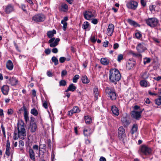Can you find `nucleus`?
Segmentation results:
<instances>
[{
  "mask_svg": "<svg viewBox=\"0 0 161 161\" xmlns=\"http://www.w3.org/2000/svg\"><path fill=\"white\" fill-rule=\"evenodd\" d=\"M33 148L35 150H37L38 149V145H35L33 146Z\"/></svg>",
  "mask_w": 161,
  "mask_h": 161,
  "instance_id": "nucleus-57",
  "label": "nucleus"
},
{
  "mask_svg": "<svg viewBox=\"0 0 161 161\" xmlns=\"http://www.w3.org/2000/svg\"><path fill=\"white\" fill-rule=\"evenodd\" d=\"M81 80L83 83L87 84L90 81L87 77L86 75H84L82 76Z\"/></svg>",
  "mask_w": 161,
  "mask_h": 161,
  "instance_id": "nucleus-26",
  "label": "nucleus"
},
{
  "mask_svg": "<svg viewBox=\"0 0 161 161\" xmlns=\"http://www.w3.org/2000/svg\"><path fill=\"white\" fill-rule=\"evenodd\" d=\"M79 76L78 75H75L73 79V81L74 83H76L77 80L79 78Z\"/></svg>",
  "mask_w": 161,
  "mask_h": 161,
  "instance_id": "nucleus-38",
  "label": "nucleus"
},
{
  "mask_svg": "<svg viewBox=\"0 0 161 161\" xmlns=\"http://www.w3.org/2000/svg\"><path fill=\"white\" fill-rule=\"evenodd\" d=\"M89 25V23L87 21L85 22L82 25V28L84 29H87Z\"/></svg>",
  "mask_w": 161,
  "mask_h": 161,
  "instance_id": "nucleus-34",
  "label": "nucleus"
},
{
  "mask_svg": "<svg viewBox=\"0 0 161 161\" xmlns=\"http://www.w3.org/2000/svg\"><path fill=\"white\" fill-rule=\"evenodd\" d=\"M121 121L125 127H127L130 124V123L129 120H127L126 117L122 116L121 118Z\"/></svg>",
  "mask_w": 161,
  "mask_h": 161,
  "instance_id": "nucleus-17",
  "label": "nucleus"
},
{
  "mask_svg": "<svg viewBox=\"0 0 161 161\" xmlns=\"http://www.w3.org/2000/svg\"><path fill=\"white\" fill-rule=\"evenodd\" d=\"M52 52L53 53H57L58 52V49L56 48H54L52 49Z\"/></svg>",
  "mask_w": 161,
  "mask_h": 161,
  "instance_id": "nucleus-52",
  "label": "nucleus"
},
{
  "mask_svg": "<svg viewBox=\"0 0 161 161\" xmlns=\"http://www.w3.org/2000/svg\"><path fill=\"white\" fill-rule=\"evenodd\" d=\"M31 113L35 116H37L38 114V113L37 110L35 108L31 109Z\"/></svg>",
  "mask_w": 161,
  "mask_h": 161,
  "instance_id": "nucleus-30",
  "label": "nucleus"
},
{
  "mask_svg": "<svg viewBox=\"0 0 161 161\" xmlns=\"http://www.w3.org/2000/svg\"><path fill=\"white\" fill-rule=\"evenodd\" d=\"M30 128L31 131L32 132H34L36 131L37 128L36 124L35 123L30 124Z\"/></svg>",
  "mask_w": 161,
  "mask_h": 161,
  "instance_id": "nucleus-24",
  "label": "nucleus"
},
{
  "mask_svg": "<svg viewBox=\"0 0 161 161\" xmlns=\"http://www.w3.org/2000/svg\"><path fill=\"white\" fill-rule=\"evenodd\" d=\"M95 94V96L96 98L97 99L98 98V96L99 94V92L98 91V88L96 87H95L93 90Z\"/></svg>",
  "mask_w": 161,
  "mask_h": 161,
  "instance_id": "nucleus-31",
  "label": "nucleus"
},
{
  "mask_svg": "<svg viewBox=\"0 0 161 161\" xmlns=\"http://www.w3.org/2000/svg\"><path fill=\"white\" fill-rule=\"evenodd\" d=\"M1 128L2 129V130L3 132V135L4 136H5V128L4 127H3V125L2 124L1 125Z\"/></svg>",
  "mask_w": 161,
  "mask_h": 161,
  "instance_id": "nucleus-50",
  "label": "nucleus"
},
{
  "mask_svg": "<svg viewBox=\"0 0 161 161\" xmlns=\"http://www.w3.org/2000/svg\"><path fill=\"white\" fill-rule=\"evenodd\" d=\"M14 10L13 6L11 4H9L6 6L5 11L7 14H9L13 11Z\"/></svg>",
  "mask_w": 161,
  "mask_h": 161,
  "instance_id": "nucleus-18",
  "label": "nucleus"
},
{
  "mask_svg": "<svg viewBox=\"0 0 161 161\" xmlns=\"http://www.w3.org/2000/svg\"><path fill=\"white\" fill-rule=\"evenodd\" d=\"M45 19V16L41 14H36L32 18V20L36 23L43 22Z\"/></svg>",
  "mask_w": 161,
  "mask_h": 161,
  "instance_id": "nucleus-7",
  "label": "nucleus"
},
{
  "mask_svg": "<svg viewBox=\"0 0 161 161\" xmlns=\"http://www.w3.org/2000/svg\"><path fill=\"white\" fill-rule=\"evenodd\" d=\"M19 146L21 145V146H24V142L22 140H20L19 142Z\"/></svg>",
  "mask_w": 161,
  "mask_h": 161,
  "instance_id": "nucleus-62",
  "label": "nucleus"
},
{
  "mask_svg": "<svg viewBox=\"0 0 161 161\" xmlns=\"http://www.w3.org/2000/svg\"><path fill=\"white\" fill-rule=\"evenodd\" d=\"M140 84L142 86L146 87L147 86V83L146 81L145 80H142L140 82Z\"/></svg>",
  "mask_w": 161,
  "mask_h": 161,
  "instance_id": "nucleus-33",
  "label": "nucleus"
},
{
  "mask_svg": "<svg viewBox=\"0 0 161 161\" xmlns=\"http://www.w3.org/2000/svg\"><path fill=\"white\" fill-rule=\"evenodd\" d=\"M119 47V45L118 43H115L114 44L113 47L115 49H117Z\"/></svg>",
  "mask_w": 161,
  "mask_h": 161,
  "instance_id": "nucleus-49",
  "label": "nucleus"
},
{
  "mask_svg": "<svg viewBox=\"0 0 161 161\" xmlns=\"http://www.w3.org/2000/svg\"><path fill=\"white\" fill-rule=\"evenodd\" d=\"M17 127L18 137H17V133L14 132L13 136L14 139L16 140L19 137L21 139H24V136H26V132L24 123L23 122L18 123L17 124Z\"/></svg>",
  "mask_w": 161,
  "mask_h": 161,
  "instance_id": "nucleus-1",
  "label": "nucleus"
},
{
  "mask_svg": "<svg viewBox=\"0 0 161 161\" xmlns=\"http://www.w3.org/2000/svg\"><path fill=\"white\" fill-rule=\"evenodd\" d=\"M30 157L32 160H35V154L34 152H30Z\"/></svg>",
  "mask_w": 161,
  "mask_h": 161,
  "instance_id": "nucleus-40",
  "label": "nucleus"
},
{
  "mask_svg": "<svg viewBox=\"0 0 161 161\" xmlns=\"http://www.w3.org/2000/svg\"><path fill=\"white\" fill-rule=\"evenodd\" d=\"M135 64V61L134 60L129 59L126 64V69L128 70L130 69L133 68Z\"/></svg>",
  "mask_w": 161,
  "mask_h": 161,
  "instance_id": "nucleus-11",
  "label": "nucleus"
},
{
  "mask_svg": "<svg viewBox=\"0 0 161 161\" xmlns=\"http://www.w3.org/2000/svg\"><path fill=\"white\" fill-rule=\"evenodd\" d=\"M56 31L53 30L52 31H49L47 32V35L49 38H51L48 41L49 43H50V46L52 47H54L58 44V42L60 41L59 38H56L55 40V38L52 37L54 35L56 34Z\"/></svg>",
  "mask_w": 161,
  "mask_h": 161,
  "instance_id": "nucleus-3",
  "label": "nucleus"
},
{
  "mask_svg": "<svg viewBox=\"0 0 161 161\" xmlns=\"http://www.w3.org/2000/svg\"><path fill=\"white\" fill-rule=\"evenodd\" d=\"M76 88V87L72 83L69 85L67 89L65 91V92H67L69 91L74 92Z\"/></svg>",
  "mask_w": 161,
  "mask_h": 161,
  "instance_id": "nucleus-21",
  "label": "nucleus"
},
{
  "mask_svg": "<svg viewBox=\"0 0 161 161\" xmlns=\"http://www.w3.org/2000/svg\"><path fill=\"white\" fill-rule=\"evenodd\" d=\"M101 63L104 65H107L108 64L109 61L108 59L106 58H101L100 60Z\"/></svg>",
  "mask_w": 161,
  "mask_h": 161,
  "instance_id": "nucleus-25",
  "label": "nucleus"
},
{
  "mask_svg": "<svg viewBox=\"0 0 161 161\" xmlns=\"http://www.w3.org/2000/svg\"><path fill=\"white\" fill-rule=\"evenodd\" d=\"M142 110H140L139 111H133L131 112V116L132 118L137 120H139L141 118V114L142 112Z\"/></svg>",
  "mask_w": 161,
  "mask_h": 161,
  "instance_id": "nucleus-9",
  "label": "nucleus"
},
{
  "mask_svg": "<svg viewBox=\"0 0 161 161\" xmlns=\"http://www.w3.org/2000/svg\"><path fill=\"white\" fill-rule=\"evenodd\" d=\"M111 110L113 113L116 115H118L119 114V111L118 108L115 106H112Z\"/></svg>",
  "mask_w": 161,
  "mask_h": 161,
  "instance_id": "nucleus-23",
  "label": "nucleus"
},
{
  "mask_svg": "<svg viewBox=\"0 0 161 161\" xmlns=\"http://www.w3.org/2000/svg\"><path fill=\"white\" fill-rule=\"evenodd\" d=\"M142 77L144 79H147L148 77V75L147 72H145L143 73L142 75Z\"/></svg>",
  "mask_w": 161,
  "mask_h": 161,
  "instance_id": "nucleus-35",
  "label": "nucleus"
},
{
  "mask_svg": "<svg viewBox=\"0 0 161 161\" xmlns=\"http://www.w3.org/2000/svg\"><path fill=\"white\" fill-rule=\"evenodd\" d=\"M9 90V87L7 85H3L1 88V90L3 93L5 95L8 94Z\"/></svg>",
  "mask_w": 161,
  "mask_h": 161,
  "instance_id": "nucleus-15",
  "label": "nucleus"
},
{
  "mask_svg": "<svg viewBox=\"0 0 161 161\" xmlns=\"http://www.w3.org/2000/svg\"><path fill=\"white\" fill-rule=\"evenodd\" d=\"M136 49L139 53H142L146 49L145 45L143 43L138 44L136 47Z\"/></svg>",
  "mask_w": 161,
  "mask_h": 161,
  "instance_id": "nucleus-12",
  "label": "nucleus"
},
{
  "mask_svg": "<svg viewBox=\"0 0 161 161\" xmlns=\"http://www.w3.org/2000/svg\"><path fill=\"white\" fill-rule=\"evenodd\" d=\"M153 79L157 81H159L161 79V76H159L157 77H154Z\"/></svg>",
  "mask_w": 161,
  "mask_h": 161,
  "instance_id": "nucleus-63",
  "label": "nucleus"
},
{
  "mask_svg": "<svg viewBox=\"0 0 161 161\" xmlns=\"http://www.w3.org/2000/svg\"><path fill=\"white\" fill-rule=\"evenodd\" d=\"M6 66L7 68L9 70H12L14 67L12 62L10 60H8L7 62Z\"/></svg>",
  "mask_w": 161,
  "mask_h": 161,
  "instance_id": "nucleus-20",
  "label": "nucleus"
},
{
  "mask_svg": "<svg viewBox=\"0 0 161 161\" xmlns=\"http://www.w3.org/2000/svg\"><path fill=\"white\" fill-rule=\"evenodd\" d=\"M123 59V55L122 54H120L118 55L117 61L120 62Z\"/></svg>",
  "mask_w": 161,
  "mask_h": 161,
  "instance_id": "nucleus-42",
  "label": "nucleus"
},
{
  "mask_svg": "<svg viewBox=\"0 0 161 161\" xmlns=\"http://www.w3.org/2000/svg\"><path fill=\"white\" fill-rule=\"evenodd\" d=\"M118 137L120 141L125 143L126 140L125 130L123 126L120 127L118 130Z\"/></svg>",
  "mask_w": 161,
  "mask_h": 161,
  "instance_id": "nucleus-4",
  "label": "nucleus"
},
{
  "mask_svg": "<svg viewBox=\"0 0 161 161\" xmlns=\"http://www.w3.org/2000/svg\"><path fill=\"white\" fill-rule=\"evenodd\" d=\"M108 42L107 41H105L104 42L103 44V46L105 47H106L108 46Z\"/></svg>",
  "mask_w": 161,
  "mask_h": 161,
  "instance_id": "nucleus-51",
  "label": "nucleus"
},
{
  "mask_svg": "<svg viewBox=\"0 0 161 161\" xmlns=\"http://www.w3.org/2000/svg\"><path fill=\"white\" fill-rule=\"evenodd\" d=\"M60 86H64L66 85V82L65 80H61L59 82Z\"/></svg>",
  "mask_w": 161,
  "mask_h": 161,
  "instance_id": "nucleus-36",
  "label": "nucleus"
},
{
  "mask_svg": "<svg viewBox=\"0 0 161 161\" xmlns=\"http://www.w3.org/2000/svg\"><path fill=\"white\" fill-rule=\"evenodd\" d=\"M10 147V143L9 140H7V141L6 148V151H9V150Z\"/></svg>",
  "mask_w": 161,
  "mask_h": 161,
  "instance_id": "nucleus-44",
  "label": "nucleus"
},
{
  "mask_svg": "<svg viewBox=\"0 0 161 161\" xmlns=\"http://www.w3.org/2000/svg\"><path fill=\"white\" fill-rule=\"evenodd\" d=\"M146 21L148 25L152 27L156 26L158 23L157 19L154 18H148L146 20Z\"/></svg>",
  "mask_w": 161,
  "mask_h": 161,
  "instance_id": "nucleus-8",
  "label": "nucleus"
},
{
  "mask_svg": "<svg viewBox=\"0 0 161 161\" xmlns=\"http://www.w3.org/2000/svg\"><path fill=\"white\" fill-rule=\"evenodd\" d=\"M52 61L54 63V64L56 65L58 64V58L55 56L52 57L51 59Z\"/></svg>",
  "mask_w": 161,
  "mask_h": 161,
  "instance_id": "nucleus-29",
  "label": "nucleus"
},
{
  "mask_svg": "<svg viewBox=\"0 0 161 161\" xmlns=\"http://www.w3.org/2000/svg\"><path fill=\"white\" fill-rule=\"evenodd\" d=\"M106 93L108 97L112 100H115L116 98V93L114 90L111 88L107 87L105 89Z\"/></svg>",
  "mask_w": 161,
  "mask_h": 161,
  "instance_id": "nucleus-5",
  "label": "nucleus"
},
{
  "mask_svg": "<svg viewBox=\"0 0 161 161\" xmlns=\"http://www.w3.org/2000/svg\"><path fill=\"white\" fill-rule=\"evenodd\" d=\"M85 121L87 124H89L92 122V119L88 116H86L85 117Z\"/></svg>",
  "mask_w": 161,
  "mask_h": 161,
  "instance_id": "nucleus-28",
  "label": "nucleus"
},
{
  "mask_svg": "<svg viewBox=\"0 0 161 161\" xmlns=\"http://www.w3.org/2000/svg\"><path fill=\"white\" fill-rule=\"evenodd\" d=\"M67 71L66 70H63L61 72V77H63L67 74Z\"/></svg>",
  "mask_w": 161,
  "mask_h": 161,
  "instance_id": "nucleus-46",
  "label": "nucleus"
},
{
  "mask_svg": "<svg viewBox=\"0 0 161 161\" xmlns=\"http://www.w3.org/2000/svg\"><path fill=\"white\" fill-rule=\"evenodd\" d=\"M146 61H144V64H145L147 63H149L150 62V58H146Z\"/></svg>",
  "mask_w": 161,
  "mask_h": 161,
  "instance_id": "nucleus-53",
  "label": "nucleus"
},
{
  "mask_svg": "<svg viewBox=\"0 0 161 161\" xmlns=\"http://www.w3.org/2000/svg\"><path fill=\"white\" fill-rule=\"evenodd\" d=\"M92 22L94 24H97L98 21L97 19H94L92 20Z\"/></svg>",
  "mask_w": 161,
  "mask_h": 161,
  "instance_id": "nucleus-56",
  "label": "nucleus"
},
{
  "mask_svg": "<svg viewBox=\"0 0 161 161\" xmlns=\"http://www.w3.org/2000/svg\"><path fill=\"white\" fill-rule=\"evenodd\" d=\"M45 53L47 55L51 53V50L49 48H47L45 49Z\"/></svg>",
  "mask_w": 161,
  "mask_h": 161,
  "instance_id": "nucleus-48",
  "label": "nucleus"
},
{
  "mask_svg": "<svg viewBox=\"0 0 161 161\" xmlns=\"http://www.w3.org/2000/svg\"><path fill=\"white\" fill-rule=\"evenodd\" d=\"M155 103L158 105L159 106L161 105V97L159 96V97L155 100Z\"/></svg>",
  "mask_w": 161,
  "mask_h": 161,
  "instance_id": "nucleus-32",
  "label": "nucleus"
},
{
  "mask_svg": "<svg viewBox=\"0 0 161 161\" xmlns=\"http://www.w3.org/2000/svg\"><path fill=\"white\" fill-rule=\"evenodd\" d=\"M84 18L88 20L95 16V12L94 10H90L85 11L83 12Z\"/></svg>",
  "mask_w": 161,
  "mask_h": 161,
  "instance_id": "nucleus-6",
  "label": "nucleus"
},
{
  "mask_svg": "<svg viewBox=\"0 0 161 161\" xmlns=\"http://www.w3.org/2000/svg\"><path fill=\"white\" fill-rule=\"evenodd\" d=\"M138 3L137 2L133 1H131L128 3L126 6L128 8L135 10L137 8Z\"/></svg>",
  "mask_w": 161,
  "mask_h": 161,
  "instance_id": "nucleus-10",
  "label": "nucleus"
},
{
  "mask_svg": "<svg viewBox=\"0 0 161 161\" xmlns=\"http://www.w3.org/2000/svg\"><path fill=\"white\" fill-rule=\"evenodd\" d=\"M151 153V152H140V154L141 155H149Z\"/></svg>",
  "mask_w": 161,
  "mask_h": 161,
  "instance_id": "nucleus-43",
  "label": "nucleus"
},
{
  "mask_svg": "<svg viewBox=\"0 0 161 161\" xmlns=\"http://www.w3.org/2000/svg\"><path fill=\"white\" fill-rule=\"evenodd\" d=\"M84 134L85 136H90L91 134L88 131L87 129H84Z\"/></svg>",
  "mask_w": 161,
  "mask_h": 161,
  "instance_id": "nucleus-39",
  "label": "nucleus"
},
{
  "mask_svg": "<svg viewBox=\"0 0 161 161\" xmlns=\"http://www.w3.org/2000/svg\"><path fill=\"white\" fill-rule=\"evenodd\" d=\"M46 147V145L45 144H40V149L44 148Z\"/></svg>",
  "mask_w": 161,
  "mask_h": 161,
  "instance_id": "nucleus-61",
  "label": "nucleus"
},
{
  "mask_svg": "<svg viewBox=\"0 0 161 161\" xmlns=\"http://www.w3.org/2000/svg\"><path fill=\"white\" fill-rule=\"evenodd\" d=\"M72 110L74 113H78L80 111L78 107L77 106H75L72 109Z\"/></svg>",
  "mask_w": 161,
  "mask_h": 161,
  "instance_id": "nucleus-37",
  "label": "nucleus"
},
{
  "mask_svg": "<svg viewBox=\"0 0 161 161\" xmlns=\"http://www.w3.org/2000/svg\"><path fill=\"white\" fill-rule=\"evenodd\" d=\"M61 6L62 8H64V9H68V6L66 4H64L62 5Z\"/></svg>",
  "mask_w": 161,
  "mask_h": 161,
  "instance_id": "nucleus-58",
  "label": "nucleus"
},
{
  "mask_svg": "<svg viewBox=\"0 0 161 161\" xmlns=\"http://www.w3.org/2000/svg\"><path fill=\"white\" fill-rule=\"evenodd\" d=\"M140 151H151V148L146 145H141L140 148Z\"/></svg>",
  "mask_w": 161,
  "mask_h": 161,
  "instance_id": "nucleus-19",
  "label": "nucleus"
},
{
  "mask_svg": "<svg viewBox=\"0 0 161 161\" xmlns=\"http://www.w3.org/2000/svg\"><path fill=\"white\" fill-rule=\"evenodd\" d=\"M43 106L46 109L47 108V104L46 102H45L43 103Z\"/></svg>",
  "mask_w": 161,
  "mask_h": 161,
  "instance_id": "nucleus-59",
  "label": "nucleus"
},
{
  "mask_svg": "<svg viewBox=\"0 0 161 161\" xmlns=\"http://www.w3.org/2000/svg\"><path fill=\"white\" fill-rule=\"evenodd\" d=\"M9 83L12 86H14L18 84V81L17 79L14 77L11 78L9 80Z\"/></svg>",
  "mask_w": 161,
  "mask_h": 161,
  "instance_id": "nucleus-16",
  "label": "nucleus"
},
{
  "mask_svg": "<svg viewBox=\"0 0 161 161\" xmlns=\"http://www.w3.org/2000/svg\"><path fill=\"white\" fill-rule=\"evenodd\" d=\"M91 40L93 42H95L97 41V38H95V36H93L91 38Z\"/></svg>",
  "mask_w": 161,
  "mask_h": 161,
  "instance_id": "nucleus-60",
  "label": "nucleus"
},
{
  "mask_svg": "<svg viewBox=\"0 0 161 161\" xmlns=\"http://www.w3.org/2000/svg\"><path fill=\"white\" fill-rule=\"evenodd\" d=\"M61 23L63 25V29L64 31H65L67 26V22H64L63 20H61Z\"/></svg>",
  "mask_w": 161,
  "mask_h": 161,
  "instance_id": "nucleus-41",
  "label": "nucleus"
},
{
  "mask_svg": "<svg viewBox=\"0 0 161 161\" xmlns=\"http://www.w3.org/2000/svg\"><path fill=\"white\" fill-rule=\"evenodd\" d=\"M137 125L136 124H134L132 126L130 132L132 135H133L134 133L137 132Z\"/></svg>",
  "mask_w": 161,
  "mask_h": 161,
  "instance_id": "nucleus-22",
  "label": "nucleus"
},
{
  "mask_svg": "<svg viewBox=\"0 0 161 161\" xmlns=\"http://www.w3.org/2000/svg\"><path fill=\"white\" fill-rule=\"evenodd\" d=\"M127 21L129 23V24H130L131 25L136 26L138 25L137 23L135 21L133 20L130 19H128L127 20Z\"/></svg>",
  "mask_w": 161,
  "mask_h": 161,
  "instance_id": "nucleus-27",
  "label": "nucleus"
},
{
  "mask_svg": "<svg viewBox=\"0 0 161 161\" xmlns=\"http://www.w3.org/2000/svg\"><path fill=\"white\" fill-rule=\"evenodd\" d=\"M135 36L137 38L139 39L142 37L141 34L139 32H137L135 33Z\"/></svg>",
  "mask_w": 161,
  "mask_h": 161,
  "instance_id": "nucleus-47",
  "label": "nucleus"
},
{
  "mask_svg": "<svg viewBox=\"0 0 161 161\" xmlns=\"http://www.w3.org/2000/svg\"><path fill=\"white\" fill-rule=\"evenodd\" d=\"M121 75L119 71L116 69H111L109 71V75L110 81L112 83H116L121 78Z\"/></svg>",
  "mask_w": 161,
  "mask_h": 161,
  "instance_id": "nucleus-2",
  "label": "nucleus"
},
{
  "mask_svg": "<svg viewBox=\"0 0 161 161\" xmlns=\"http://www.w3.org/2000/svg\"><path fill=\"white\" fill-rule=\"evenodd\" d=\"M114 29V25L110 24L109 25L107 30V33L108 36H111L112 35Z\"/></svg>",
  "mask_w": 161,
  "mask_h": 161,
  "instance_id": "nucleus-13",
  "label": "nucleus"
},
{
  "mask_svg": "<svg viewBox=\"0 0 161 161\" xmlns=\"http://www.w3.org/2000/svg\"><path fill=\"white\" fill-rule=\"evenodd\" d=\"M23 109L24 112V117L25 121L26 123L29 121L28 114L27 110L26 107L24 105L23 106Z\"/></svg>",
  "mask_w": 161,
  "mask_h": 161,
  "instance_id": "nucleus-14",
  "label": "nucleus"
},
{
  "mask_svg": "<svg viewBox=\"0 0 161 161\" xmlns=\"http://www.w3.org/2000/svg\"><path fill=\"white\" fill-rule=\"evenodd\" d=\"M141 3L142 5L144 7H145L146 5V3L144 0H141Z\"/></svg>",
  "mask_w": 161,
  "mask_h": 161,
  "instance_id": "nucleus-55",
  "label": "nucleus"
},
{
  "mask_svg": "<svg viewBox=\"0 0 161 161\" xmlns=\"http://www.w3.org/2000/svg\"><path fill=\"white\" fill-rule=\"evenodd\" d=\"M13 113V111L11 109H8L7 112L8 114H11Z\"/></svg>",
  "mask_w": 161,
  "mask_h": 161,
  "instance_id": "nucleus-54",
  "label": "nucleus"
},
{
  "mask_svg": "<svg viewBox=\"0 0 161 161\" xmlns=\"http://www.w3.org/2000/svg\"><path fill=\"white\" fill-rule=\"evenodd\" d=\"M66 58L64 57H61L59 59L60 62L61 63H63L66 60Z\"/></svg>",
  "mask_w": 161,
  "mask_h": 161,
  "instance_id": "nucleus-45",
  "label": "nucleus"
},
{
  "mask_svg": "<svg viewBox=\"0 0 161 161\" xmlns=\"http://www.w3.org/2000/svg\"><path fill=\"white\" fill-rule=\"evenodd\" d=\"M100 161H106L105 158L103 157H101L99 159Z\"/></svg>",
  "mask_w": 161,
  "mask_h": 161,
  "instance_id": "nucleus-64",
  "label": "nucleus"
}]
</instances>
